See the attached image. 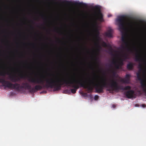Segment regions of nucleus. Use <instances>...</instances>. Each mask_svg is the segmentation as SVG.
Listing matches in <instances>:
<instances>
[{"mask_svg":"<svg viewBox=\"0 0 146 146\" xmlns=\"http://www.w3.org/2000/svg\"><path fill=\"white\" fill-rule=\"evenodd\" d=\"M126 97L128 98V91H126Z\"/></svg>","mask_w":146,"mask_h":146,"instance_id":"nucleus-23","label":"nucleus"},{"mask_svg":"<svg viewBox=\"0 0 146 146\" xmlns=\"http://www.w3.org/2000/svg\"><path fill=\"white\" fill-rule=\"evenodd\" d=\"M142 107L145 108L146 107V105L145 104H142Z\"/></svg>","mask_w":146,"mask_h":146,"instance_id":"nucleus-24","label":"nucleus"},{"mask_svg":"<svg viewBox=\"0 0 146 146\" xmlns=\"http://www.w3.org/2000/svg\"><path fill=\"white\" fill-rule=\"evenodd\" d=\"M138 68L139 70L137 73L136 75L138 80L140 81L141 88L143 89V92L146 94V84L145 83L146 82L145 79H143L141 75V72L143 70V65L141 63H139L138 65Z\"/></svg>","mask_w":146,"mask_h":146,"instance_id":"nucleus-5","label":"nucleus"},{"mask_svg":"<svg viewBox=\"0 0 146 146\" xmlns=\"http://www.w3.org/2000/svg\"><path fill=\"white\" fill-rule=\"evenodd\" d=\"M112 107L113 108H115V105H114V104H113V105H112Z\"/></svg>","mask_w":146,"mask_h":146,"instance_id":"nucleus-25","label":"nucleus"},{"mask_svg":"<svg viewBox=\"0 0 146 146\" xmlns=\"http://www.w3.org/2000/svg\"><path fill=\"white\" fill-rule=\"evenodd\" d=\"M5 74V72H0V76H4Z\"/></svg>","mask_w":146,"mask_h":146,"instance_id":"nucleus-16","label":"nucleus"},{"mask_svg":"<svg viewBox=\"0 0 146 146\" xmlns=\"http://www.w3.org/2000/svg\"><path fill=\"white\" fill-rule=\"evenodd\" d=\"M96 31L97 33V34H96V36H98V35H99V32L98 31H97V30Z\"/></svg>","mask_w":146,"mask_h":146,"instance_id":"nucleus-22","label":"nucleus"},{"mask_svg":"<svg viewBox=\"0 0 146 146\" xmlns=\"http://www.w3.org/2000/svg\"><path fill=\"white\" fill-rule=\"evenodd\" d=\"M97 50H98V51H100V50H99V49H97Z\"/></svg>","mask_w":146,"mask_h":146,"instance_id":"nucleus-32","label":"nucleus"},{"mask_svg":"<svg viewBox=\"0 0 146 146\" xmlns=\"http://www.w3.org/2000/svg\"><path fill=\"white\" fill-rule=\"evenodd\" d=\"M99 98L98 96L97 95H95L94 97V99L95 100H97Z\"/></svg>","mask_w":146,"mask_h":146,"instance_id":"nucleus-21","label":"nucleus"},{"mask_svg":"<svg viewBox=\"0 0 146 146\" xmlns=\"http://www.w3.org/2000/svg\"><path fill=\"white\" fill-rule=\"evenodd\" d=\"M19 76L21 78H22L23 77V75L22 74H21L19 75Z\"/></svg>","mask_w":146,"mask_h":146,"instance_id":"nucleus-28","label":"nucleus"},{"mask_svg":"<svg viewBox=\"0 0 146 146\" xmlns=\"http://www.w3.org/2000/svg\"><path fill=\"white\" fill-rule=\"evenodd\" d=\"M131 87L128 86V98H135V92L133 90H130Z\"/></svg>","mask_w":146,"mask_h":146,"instance_id":"nucleus-10","label":"nucleus"},{"mask_svg":"<svg viewBox=\"0 0 146 146\" xmlns=\"http://www.w3.org/2000/svg\"><path fill=\"white\" fill-rule=\"evenodd\" d=\"M129 18L130 17L128 15V59L129 58V52L130 50V48H129Z\"/></svg>","mask_w":146,"mask_h":146,"instance_id":"nucleus-13","label":"nucleus"},{"mask_svg":"<svg viewBox=\"0 0 146 146\" xmlns=\"http://www.w3.org/2000/svg\"><path fill=\"white\" fill-rule=\"evenodd\" d=\"M44 20H46V18H44Z\"/></svg>","mask_w":146,"mask_h":146,"instance_id":"nucleus-34","label":"nucleus"},{"mask_svg":"<svg viewBox=\"0 0 146 146\" xmlns=\"http://www.w3.org/2000/svg\"><path fill=\"white\" fill-rule=\"evenodd\" d=\"M94 9L95 11V14L98 20L101 22L103 21V15L101 13L100 7L98 6L94 7Z\"/></svg>","mask_w":146,"mask_h":146,"instance_id":"nucleus-6","label":"nucleus"},{"mask_svg":"<svg viewBox=\"0 0 146 146\" xmlns=\"http://www.w3.org/2000/svg\"><path fill=\"white\" fill-rule=\"evenodd\" d=\"M95 60L96 61H97L98 60V58L97 57H96L95 58Z\"/></svg>","mask_w":146,"mask_h":146,"instance_id":"nucleus-26","label":"nucleus"},{"mask_svg":"<svg viewBox=\"0 0 146 146\" xmlns=\"http://www.w3.org/2000/svg\"><path fill=\"white\" fill-rule=\"evenodd\" d=\"M111 15H108V17H111Z\"/></svg>","mask_w":146,"mask_h":146,"instance_id":"nucleus-29","label":"nucleus"},{"mask_svg":"<svg viewBox=\"0 0 146 146\" xmlns=\"http://www.w3.org/2000/svg\"><path fill=\"white\" fill-rule=\"evenodd\" d=\"M56 29H54V31H56Z\"/></svg>","mask_w":146,"mask_h":146,"instance_id":"nucleus-35","label":"nucleus"},{"mask_svg":"<svg viewBox=\"0 0 146 146\" xmlns=\"http://www.w3.org/2000/svg\"><path fill=\"white\" fill-rule=\"evenodd\" d=\"M42 88L43 87L41 85H37L35 86L34 88H31V89L30 90L31 92H33L35 90L36 91L40 90L42 89Z\"/></svg>","mask_w":146,"mask_h":146,"instance_id":"nucleus-11","label":"nucleus"},{"mask_svg":"<svg viewBox=\"0 0 146 146\" xmlns=\"http://www.w3.org/2000/svg\"><path fill=\"white\" fill-rule=\"evenodd\" d=\"M126 68L127 69H128V64H127L126 65Z\"/></svg>","mask_w":146,"mask_h":146,"instance_id":"nucleus-31","label":"nucleus"},{"mask_svg":"<svg viewBox=\"0 0 146 146\" xmlns=\"http://www.w3.org/2000/svg\"><path fill=\"white\" fill-rule=\"evenodd\" d=\"M128 83H129V78L130 76V74H128Z\"/></svg>","mask_w":146,"mask_h":146,"instance_id":"nucleus-27","label":"nucleus"},{"mask_svg":"<svg viewBox=\"0 0 146 146\" xmlns=\"http://www.w3.org/2000/svg\"><path fill=\"white\" fill-rule=\"evenodd\" d=\"M109 66L110 67H111L112 66L111 64Z\"/></svg>","mask_w":146,"mask_h":146,"instance_id":"nucleus-33","label":"nucleus"},{"mask_svg":"<svg viewBox=\"0 0 146 146\" xmlns=\"http://www.w3.org/2000/svg\"><path fill=\"white\" fill-rule=\"evenodd\" d=\"M113 30L110 28L107 31L106 33V36L109 38H111L112 36V33Z\"/></svg>","mask_w":146,"mask_h":146,"instance_id":"nucleus-12","label":"nucleus"},{"mask_svg":"<svg viewBox=\"0 0 146 146\" xmlns=\"http://www.w3.org/2000/svg\"><path fill=\"white\" fill-rule=\"evenodd\" d=\"M9 80L12 82H15L20 80V77L16 75H10L9 76Z\"/></svg>","mask_w":146,"mask_h":146,"instance_id":"nucleus-9","label":"nucleus"},{"mask_svg":"<svg viewBox=\"0 0 146 146\" xmlns=\"http://www.w3.org/2000/svg\"><path fill=\"white\" fill-rule=\"evenodd\" d=\"M111 72L113 74V76H115L116 74V72L114 70H113L111 71Z\"/></svg>","mask_w":146,"mask_h":146,"instance_id":"nucleus-19","label":"nucleus"},{"mask_svg":"<svg viewBox=\"0 0 146 146\" xmlns=\"http://www.w3.org/2000/svg\"><path fill=\"white\" fill-rule=\"evenodd\" d=\"M62 3H63L68 4L70 3V1L66 0H65L62 1Z\"/></svg>","mask_w":146,"mask_h":146,"instance_id":"nucleus-17","label":"nucleus"},{"mask_svg":"<svg viewBox=\"0 0 146 146\" xmlns=\"http://www.w3.org/2000/svg\"><path fill=\"white\" fill-rule=\"evenodd\" d=\"M131 67L132 68H133V66L132 65H131L130 63L129 62H128V70L131 69Z\"/></svg>","mask_w":146,"mask_h":146,"instance_id":"nucleus-18","label":"nucleus"},{"mask_svg":"<svg viewBox=\"0 0 146 146\" xmlns=\"http://www.w3.org/2000/svg\"><path fill=\"white\" fill-rule=\"evenodd\" d=\"M119 29L121 33V40L122 44L120 48L122 50H126L125 54H121L117 60L113 59L112 63L115 68L119 69L123 65V62L128 58V15H121L118 16L116 20Z\"/></svg>","mask_w":146,"mask_h":146,"instance_id":"nucleus-2","label":"nucleus"},{"mask_svg":"<svg viewBox=\"0 0 146 146\" xmlns=\"http://www.w3.org/2000/svg\"><path fill=\"white\" fill-rule=\"evenodd\" d=\"M22 85L25 87V89L30 90L31 89V86L27 83H23Z\"/></svg>","mask_w":146,"mask_h":146,"instance_id":"nucleus-14","label":"nucleus"},{"mask_svg":"<svg viewBox=\"0 0 146 146\" xmlns=\"http://www.w3.org/2000/svg\"><path fill=\"white\" fill-rule=\"evenodd\" d=\"M0 83L2 84L4 89L7 88L10 89H15L19 91L21 89L25 88V87L23 85L20 86L19 84L17 83L13 84L9 81L5 80L4 78H0Z\"/></svg>","mask_w":146,"mask_h":146,"instance_id":"nucleus-4","label":"nucleus"},{"mask_svg":"<svg viewBox=\"0 0 146 146\" xmlns=\"http://www.w3.org/2000/svg\"><path fill=\"white\" fill-rule=\"evenodd\" d=\"M75 5H78L79 6H81V5H83L84 6H86V4L85 3H83L82 2H79V3H77L76 2L75 3Z\"/></svg>","mask_w":146,"mask_h":146,"instance_id":"nucleus-15","label":"nucleus"},{"mask_svg":"<svg viewBox=\"0 0 146 146\" xmlns=\"http://www.w3.org/2000/svg\"><path fill=\"white\" fill-rule=\"evenodd\" d=\"M103 81L102 84L96 83L93 80L90 81L89 83L93 86L96 92L98 93H103L104 88H108L109 86L111 88V89L108 90V91L112 90L117 91L119 90H128V86L124 87L122 85V84L128 83V73H127L126 74V78L121 77L119 78V83L113 80H111L110 84L106 82L105 79H103Z\"/></svg>","mask_w":146,"mask_h":146,"instance_id":"nucleus-3","label":"nucleus"},{"mask_svg":"<svg viewBox=\"0 0 146 146\" xmlns=\"http://www.w3.org/2000/svg\"><path fill=\"white\" fill-rule=\"evenodd\" d=\"M30 27H31L33 29V28H34L32 26H31H31H30Z\"/></svg>","mask_w":146,"mask_h":146,"instance_id":"nucleus-30","label":"nucleus"},{"mask_svg":"<svg viewBox=\"0 0 146 146\" xmlns=\"http://www.w3.org/2000/svg\"><path fill=\"white\" fill-rule=\"evenodd\" d=\"M28 80L29 82L36 84H43L44 83V81L41 78H37L36 79L34 78H31L28 79Z\"/></svg>","mask_w":146,"mask_h":146,"instance_id":"nucleus-8","label":"nucleus"},{"mask_svg":"<svg viewBox=\"0 0 146 146\" xmlns=\"http://www.w3.org/2000/svg\"><path fill=\"white\" fill-rule=\"evenodd\" d=\"M133 49L134 51L135 52V60L136 61L140 62L144 60V59L140 54L139 50L137 47L135 46H134L133 47Z\"/></svg>","mask_w":146,"mask_h":146,"instance_id":"nucleus-7","label":"nucleus"},{"mask_svg":"<svg viewBox=\"0 0 146 146\" xmlns=\"http://www.w3.org/2000/svg\"><path fill=\"white\" fill-rule=\"evenodd\" d=\"M45 80L46 81V84L43 86V87L54 88V91L60 90L61 86L64 84L68 85V86L74 88L71 89V92L73 94L75 93L80 87L87 89L88 93L92 92L93 90V88L90 85L88 84L83 78L78 80L57 78L54 80L50 78L46 79Z\"/></svg>","mask_w":146,"mask_h":146,"instance_id":"nucleus-1","label":"nucleus"},{"mask_svg":"<svg viewBox=\"0 0 146 146\" xmlns=\"http://www.w3.org/2000/svg\"><path fill=\"white\" fill-rule=\"evenodd\" d=\"M102 45L103 46L106 47L107 46V44L105 42H103L102 43Z\"/></svg>","mask_w":146,"mask_h":146,"instance_id":"nucleus-20","label":"nucleus"}]
</instances>
